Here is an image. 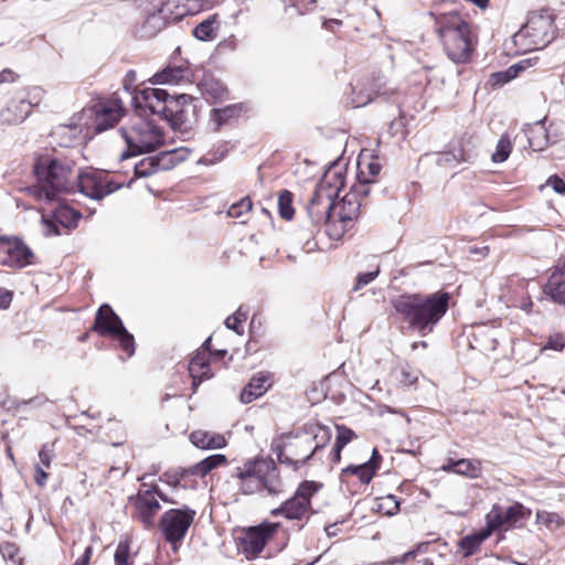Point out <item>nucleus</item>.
Returning <instances> with one entry per match:
<instances>
[{"mask_svg": "<svg viewBox=\"0 0 565 565\" xmlns=\"http://www.w3.org/2000/svg\"><path fill=\"white\" fill-rule=\"evenodd\" d=\"M136 72L134 70L128 71L124 77L121 90L113 93L107 100L97 96L92 106H124L127 102L129 103V106H154L156 104L161 103L186 105L192 100V97L188 94H171L162 88L147 87L136 90Z\"/></svg>", "mask_w": 565, "mask_h": 565, "instance_id": "4", "label": "nucleus"}, {"mask_svg": "<svg viewBox=\"0 0 565 565\" xmlns=\"http://www.w3.org/2000/svg\"><path fill=\"white\" fill-rule=\"evenodd\" d=\"M543 291L554 302L565 306V285L563 287H555V290H553V291H550L546 288H543Z\"/></svg>", "mask_w": 565, "mask_h": 565, "instance_id": "57", "label": "nucleus"}, {"mask_svg": "<svg viewBox=\"0 0 565 565\" xmlns=\"http://www.w3.org/2000/svg\"><path fill=\"white\" fill-rule=\"evenodd\" d=\"M380 265H375L373 270H370L367 273H361L356 276V284L354 286V290H359L362 287L369 285L380 274Z\"/></svg>", "mask_w": 565, "mask_h": 565, "instance_id": "50", "label": "nucleus"}, {"mask_svg": "<svg viewBox=\"0 0 565 565\" xmlns=\"http://www.w3.org/2000/svg\"><path fill=\"white\" fill-rule=\"evenodd\" d=\"M192 72L186 65L167 66L162 71L157 72L149 82L153 85L190 83Z\"/></svg>", "mask_w": 565, "mask_h": 565, "instance_id": "21", "label": "nucleus"}, {"mask_svg": "<svg viewBox=\"0 0 565 565\" xmlns=\"http://www.w3.org/2000/svg\"><path fill=\"white\" fill-rule=\"evenodd\" d=\"M565 348V339L562 334H554L547 339L543 349H550L554 351H562Z\"/></svg>", "mask_w": 565, "mask_h": 565, "instance_id": "55", "label": "nucleus"}, {"mask_svg": "<svg viewBox=\"0 0 565 565\" xmlns=\"http://www.w3.org/2000/svg\"><path fill=\"white\" fill-rule=\"evenodd\" d=\"M515 77L516 76H515L514 70L512 71V68L510 66L504 71L491 74L489 81L492 86H501V85L512 81Z\"/></svg>", "mask_w": 565, "mask_h": 565, "instance_id": "49", "label": "nucleus"}, {"mask_svg": "<svg viewBox=\"0 0 565 565\" xmlns=\"http://www.w3.org/2000/svg\"><path fill=\"white\" fill-rule=\"evenodd\" d=\"M279 526V523L264 522L247 529L241 539V548L246 557L256 558Z\"/></svg>", "mask_w": 565, "mask_h": 565, "instance_id": "11", "label": "nucleus"}, {"mask_svg": "<svg viewBox=\"0 0 565 565\" xmlns=\"http://www.w3.org/2000/svg\"><path fill=\"white\" fill-rule=\"evenodd\" d=\"M42 95L43 90L40 87H32L30 88L28 96H29V106L34 107L39 106L42 102Z\"/></svg>", "mask_w": 565, "mask_h": 565, "instance_id": "59", "label": "nucleus"}, {"mask_svg": "<svg viewBox=\"0 0 565 565\" xmlns=\"http://www.w3.org/2000/svg\"><path fill=\"white\" fill-rule=\"evenodd\" d=\"M94 129L96 132H104L114 128L126 115V108H95Z\"/></svg>", "mask_w": 565, "mask_h": 565, "instance_id": "24", "label": "nucleus"}, {"mask_svg": "<svg viewBox=\"0 0 565 565\" xmlns=\"http://www.w3.org/2000/svg\"><path fill=\"white\" fill-rule=\"evenodd\" d=\"M237 108H212L210 111L209 125L216 131L230 119L236 116Z\"/></svg>", "mask_w": 565, "mask_h": 565, "instance_id": "31", "label": "nucleus"}, {"mask_svg": "<svg viewBox=\"0 0 565 565\" xmlns=\"http://www.w3.org/2000/svg\"><path fill=\"white\" fill-rule=\"evenodd\" d=\"M75 164L67 159L40 156L33 167L36 184L25 192L38 201L52 202L62 194L74 193Z\"/></svg>", "mask_w": 565, "mask_h": 565, "instance_id": "2", "label": "nucleus"}, {"mask_svg": "<svg viewBox=\"0 0 565 565\" xmlns=\"http://www.w3.org/2000/svg\"><path fill=\"white\" fill-rule=\"evenodd\" d=\"M113 338L119 342V348L127 353L128 358L135 354V338L126 328H122Z\"/></svg>", "mask_w": 565, "mask_h": 565, "instance_id": "40", "label": "nucleus"}, {"mask_svg": "<svg viewBox=\"0 0 565 565\" xmlns=\"http://www.w3.org/2000/svg\"><path fill=\"white\" fill-rule=\"evenodd\" d=\"M450 295L437 291L431 295L403 294L392 299L394 312L420 335L433 332L449 307Z\"/></svg>", "mask_w": 565, "mask_h": 565, "instance_id": "1", "label": "nucleus"}, {"mask_svg": "<svg viewBox=\"0 0 565 565\" xmlns=\"http://www.w3.org/2000/svg\"><path fill=\"white\" fill-rule=\"evenodd\" d=\"M334 196L330 192L316 188L309 200L307 211L316 225H324L328 230L329 223L334 220Z\"/></svg>", "mask_w": 565, "mask_h": 565, "instance_id": "16", "label": "nucleus"}, {"mask_svg": "<svg viewBox=\"0 0 565 565\" xmlns=\"http://www.w3.org/2000/svg\"><path fill=\"white\" fill-rule=\"evenodd\" d=\"M209 7L207 0H183L182 8L183 13L182 14H196Z\"/></svg>", "mask_w": 565, "mask_h": 565, "instance_id": "48", "label": "nucleus"}, {"mask_svg": "<svg viewBox=\"0 0 565 565\" xmlns=\"http://www.w3.org/2000/svg\"><path fill=\"white\" fill-rule=\"evenodd\" d=\"M130 558L128 541L119 542L114 555L115 565H132Z\"/></svg>", "mask_w": 565, "mask_h": 565, "instance_id": "46", "label": "nucleus"}, {"mask_svg": "<svg viewBox=\"0 0 565 565\" xmlns=\"http://www.w3.org/2000/svg\"><path fill=\"white\" fill-rule=\"evenodd\" d=\"M0 553L7 565H22V558L15 544L9 542L0 544Z\"/></svg>", "mask_w": 565, "mask_h": 565, "instance_id": "39", "label": "nucleus"}, {"mask_svg": "<svg viewBox=\"0 0 565 565\" xmlns=\"http://www.w3.org/2000/svg\"><path fill=\"white\" fill-rule=\"evenodd\" d=\"M342 472L354 475L362 483L367 484L371 482L376 471L370 465L363 462L358 466H348L342 470Z\"/></svg>", "mask_w": 565, "mask_h": 565, "instance_id": "36", "label": "nucleus"}, {"mask_svg": "<svg viewBox=\"0 0 565 565\" xmlns=\"http://www.w3.org/2000/svg\"><path fill=\"white\" fill-rule=\"evenodd\" d=\"M441 469L469 479H478L482 473L481 461L477 459H449L448 463L444 465Z\"/></svg>", "mask_w": 565, "mask_h": 565, "instance_id": "22", "label": "nucleus"}, {"mask_svg": "<svg viewBox=\"0 0 565 565\" xmlns=\"http://www.w3.org/2000/svg\"><path fill=\"white\" fill-rule=\"evenodd\" d=\"M160 118L162 117L157 108L132 109L130 127L120 129L128 147V150L120 154V160L154 151L163 145L164 136Z\"/></svg>", "mask_w": 565, "mask_h": 565, "instance_id": "3", "label": "nucleus"}, {"mask_svg": "<svg viewBox=\"0 0 565 565\" xmlns=\"http://www.w3.org/2000/svg\"><path fill=\"white\" fill-rule=\"evenodd\" d=\"M239 490L247 495L267 494L277 497L284 492V481L273 459H256L237 468Z\"/></svg>", "mask_w": 565, "mask_h": 565, "instance_id": "7", "label": "nucleus"}, {"mask_svg": "<svg viewBox=\"0 0 565 565\" xmlns=\"http://www.w3.org/2000/svg\"><path fill=\"white\" fill-rule=\"evenodd\" d=\"M321 488L316 481L301 482L295 494L282 503L285 518L288 520H301L309 511L310 500Z\"/></svg>", "mask_w": 565, "mask_h": 565, "instance_id": "13", "label": "nucleus"}, {"mask_svg": "<svg viewBox=\"0 0 565 565\" xmlns=\"http://www.w3.org/2000/svg\"><path fill=\"white\" fill-rule=\"evenodd\" d=\"M252 206H253V204H252L250 199L244 198L241 201L233 203L230 206V209L227 211V215L233 218H238L243 214L249 212L252 210Z\"/></svg>", "mask_w": 565, "mask_h": 565, "instance_id": "47", "label": "nucleus"}, {"mask_svg": "<svg viewBox=\"0 0 565 565\" xmlns=\"http://www.w3.org/2000/svg\"><path fill=\"white\" fill-rule=\"evenodd\" d=\"M214 19L209 18L198 24L193 30V35L200 41H210L215 38L213 29Z\"/></svg>", "mask_w": 565, "mask_h": 565, "instance_id": "42", "label": "nucleus"}, {"mask_svg": "<svg viewBox=\"0 0 565 565\" xmlns=\"http://www.w3.org/2000/svg\"><path fill=\"white\" fill-rule=\"evenodd\" d=\"M246 318H247L246 313L242 312V310L239 308L233 315L228 316L225 319V326H226L227 329H231V330H233L234 332H236L237 334L241 335V334L244 333V329H243L242 322L245 321Z\"/></svg>", "mask_w": 565, "mask_h": 565, "instance_id": "45", "label": "nucleus"}, {"mask_svg": "<svg viewBox=\"0 0 565 565\" xmlns=\"http://www.w3.org/2000/svg\"><path fill=\"white\" fill-rule=\"evenodd\" d=\"M161 117V124L169 125L173 130L185 132L191 128L192 121L186 117L183 108H161L157 110Z\"/></svg>", "mask_w": 565, "mask_h": 565, "instance_id": "26", "label": "nucleus"}, {"mask_svg": "<svg viewBox=\"0 0 565 565\" xmlns=\"http://www.w3.org/2000/svg\"><path fill=\"white\" fill-rule=\"evenodd\" d=\"M82 214L68 205L57 206L50 216H42V231L45 236H57L60 227L70 231L77 226Z\"/></svg>", "mask_w": 565, "mask_h": 565, "instance_id": "14", "label": "nucleus"}, {"mask_svg": "<svg viewBox=\"0 0 565 565\" xmlns=\"http://www.w3.org/2000/svg\"><path fill=\"white\" fill-rule=\"evenodd\" d=\"M269 380V374L265 372H259L256 375H254L248 382V384L245 386L243 392L241 393V402L244 404H248L264 395L266 391L270 387Z\"/></svg>", "mask_w": 565, "mask_h": 565, "instance_id": "23", "label": "nucleus"}, {"mask_svg": "<svg viewBox=\"0 0 565 565\" xmlns=\"http://www.w3.org/2000/svg\"><path fill=\"white\" fill-rule=\"evenodd\" d=\"M565 286V264L562 266L555 267L553 273L551 274L547 282L543 288H546L550 291L555 290V287Z\"/></svg>", "mask_w": 565, "mask_h": 565, "instance_id": "44", "label": "nucleus"}, {"mask_svg": "<svg viewBox=\"0 0 565 565\" xmlns=\"http://www.w3.org/2000/svg\"><path fill=\"white\" fill-rule=\"evenodd\" d=\"M189 372L192 377L193 392H195L202 381L211 377L209 362L204 352L198 351L191 359Z\"/></svg>", "mask_w": 565, "mask_h": 565, "instance_id": "27", "label": "nucleus"}, {"mask_svg": "<svg viewBox=\"0 0 565 565\" xmlns=\"http://www.w3.org/2000/svg\"><path fill=\"white\" fill-rule=\"evenodd\" d=\"M279 214L285 220H290L294 216L292 194L288 190H284L278 196Z\"/></svg>", "mask_w": 565, "mask_h": 565, "instance_id": "38", "label": "nucleus"}, {"mask_svg": "<svg viewBox=\"0 0 565 565\" xmlns=\"http://www.w3.org/2000/svg\"><path fill=\"white\" fill-rule=\"evenodd\" d=\"M92 554V546H86L83 554L74 562L73 565H88Z\"/></svg>", "mask_w": 565, "mask_h": 565, "instance_id": "63", "label": "nucleus"}, {"mask_svg": "<svg viewBox=\"0 0 565 565\" xmlns=\"http://www.w3.org/2000/svg\"><path fill=\"white\" fill-rule=\"evenodd\" d=\"M158 172L154 157H147L135 164V175L137 178H146Z\"/></svg>", "mask_w": 565, "mask_h": 565, "instance_id": "41", "label": "nucleus"}, {"mask_svg": "<svg viewBox=\"0 0 565 565\" xmlns=\"http://www.w3.org/2000/svg\"><path fill=\"white\" fill-rule=\"evenodd\" d=\"M30 116L24 108H0L1 125H17L23 122Z\"/></svg>", "mask_w": 565, "mask_h": 565, "instance_id": "34", "label": "nucleus"}, {"mask_svg": "<svg viewBox=\"0 0 565 565\" xmlns=\"http://www.w3.org/2000/svg\"><path fill=\"white\" fill-rule=\"evenodd\" d=\"M382 166L376 161V159H371L366 162H359V172L358 178L360 180V189L363 195L369 194L367 184L374 182V179L379 175Z\"/></svg>", "mask_w": 565, "mask_h": 565, "instance_id": "29", "label": "nucleus"}, {"mask_svg": "<svg viewBox=\"0 0 565 565\" xmlns=\"http://www.w3.org/2000/svg\"><path fill=\"white\" fill-rule=\"evenodd\" d=\"M512 151V141L508 134H504L500 137L497 146L495 151L491 156V160L494 163H502L504 162L510 153Z\"/></svg>", "mask_w": 565, "mask_h": 565, "instance_id": "35", "label": "nucleus"}, {"mask_svg": "<svg viewBox=\"0 0 565 565\" xmlns=\"http://www.w3.org/2000/svg\"><path fill=\"white\" fill-rule=\"evenodd\" d=\"M330 439L331 430L328 427H320L313 437L282 434L273 440L271 449L280 463L298 470Z\"/></svg>", "mask_w": 565, "mask_h": 565, "instance_id": "6", "label": "nucleus"}, {"mask_svg": "<svg viewBox=\"0 0 565 565\" xmlns=\"http://www.w3.org/2000/svg\"><path fill=\"white\" fill-rule=\"evenodd\" d=\"M448 145L461 163L472 162L477 158L478 139L472 134L465 132Z\"/></svg>", "mask_w": 565, "mask_h": 565, "instance_id": "20", "label": "nucleus"}, {"mask_svg": "<svg viewBox=\"0 0 565 565\" xmlns=\"http://www.w3.org/2000/svg\"><path fill=\"white\" fill-rule=\"evenodd\" d=\"M490 531H481L479 533L468 535L460 541V547L463 551L466 557L475 554L481 543L489 536Z\"/></svg>", "mask_w": 565, "mask_h": 565, "instance_id": "33", "label": "nucleus"}, {"mask_svg": "<svg viewBox=\"0 0 565 565\" xmlns=\"http://www.w3.org/2000/svg\"><path fill=\"white\" fill-rule=\"evenodd\" d=\"M343 185L344 173L342 169L339 166H331L324 172L316 188L330 192L332 196L337 198Z\"/></svg>", "mask_w": 565, "mask_h": 565, "instance_id": "25", "label": "nucleus"}, {"mask_svg": "<svg viewBox=\"0 0 565 565\" xmlns=\"http://www.w3.org/2000/svg\"><path fill=\"white\" fill-rule=\"evenodd\" d=\"M12 301V292L0 288V309H7Z\"/></svg>", "mask_w": 565, "mask_h": 565, "instance_id": "62", "label": "nucleus"}, {"mask_svg": "<svg viewBox=\"0 0 565 565\" xmlns=\"http://www.w3.org/2000/svg\"><path fill=\"white\" fill-rule=\"evenodd\" d=\"M191 443L202 449H218L226 445L223 435L206 430H194L190 435Z\"/></svg>", "mask_w": 565, "mask_h": 565, "instance_id": "28", "label": "nucleus"}, {"mask_svg": "<svg viewBox=\"0 0 565 565\" xmlns=\"http://www.w3.org/2000/svg\"><path fill=\"white\" fill-rule=\"evenodd\" d=\"M536 521L551 530H557L564 525L563 518L555 512L539 511Z\"/></svg>", "mask_w": 565, "mask_h": 565, "instance_id": "37", "label": "nucleus"}, {"mask_svg": "<svg viewBox=\"0 0 565 565\" xmlns=\"http://www.w3.org/2000/svg\"><path fill=\"white\" fill-rule=\"evenodd\" d=\"M53 457V445L45 444L41 447L39 451V461L35 465H41V467L50 468L52 465Z\"/></svg>", "mask_w": 565, "mask_h": 565, "instance_id": "54", "label": "nucleus"}, {"mask_svg": "<svg viewBox=\"0 0 565 565\" xmlns=\"http://www.w3.org/2000/svg\"><path fill=\"white\" fill-rule=\"evenodd\" d=\"M447 56L455 63H466L473 51L469 24L457 13H430Z\"/></svg>", "mask_w": 565, "mask_h": 565, "instance_id": "5", "label": "nucleus"}, {"mask_svg": "<svg viewBox=\"0 0 565 565\" xmlns=\"http://www.w3.org/2000/svg\"><path fill=\"white\" fill-rule=\"evenodd\" d=\"M160 498L164 502H171L158 487L153 486L150 489H140L135 499L138 518L146 527L153 526L154 515L160 510Z\"/></svg>", "mask_w": 565, "mask_h": 565, "instance_id": "15", "label": "nucleus"}, {"mask_svg": "<svg viewBox=\"0 0 565 565\" xmlns=\"http://www.w3.org/2000/svg\"><path fill=\"white\" fill-rule=\"evenodd\" d=\"M360 193H362L361 189H354L347 193L340 202L334 203V220L329 223L327 230V235L331 239H340L359 218L362 206Z\"/></svg>", "mask_w": 565, "mask_h": 565, "instance_id": "8", "label": "nucleus"}, {"mask_svg": "<svg viewBox=\"0 0 565 565\" xmlns=\"http://www.w3.org/2000/svg\"><path fill=\"white\" fill-rule=\"evenodd\" d=\"M534 61H536V58H524L511 65V68L512 71L514 70L515 76H518L521 72H524L525 70L533 66Z\"/></svg>", "mask_w": 565, "mask_h": 565, "instance_id": "61", "label": "nucleus"}, {"mask_svg": "<svg viewBox=\"0 0 565 565\" xmlns=\"http://www.w3.org/2000/svg\"><path fill=\"white\" fill-rule=\"evenodd\" d=\"M45 467L41 465H34V481L39 487H44L49 479V473L45 471Z\"/></svg>", "mask_w": 565, "mask_h": 565, "instance_id": "58", "label": "nucleus"}, {"mask_svg": "<svg viewBox=\"0 0 565 565\" xmlns=\"http://www.w3.org/2000/svg\"><path fill=\"white\" fill-rule=\"evenodd\" d=\"M195 514L196 512L189 507L170 509L163 513L160 520V530L166 541L171 544L173 552H178V544L188 533Z\"/></svg>", "mask_w": 565, "mask_h": 565, "instance_id": "10", "label": "nucleus"}, {"mask_svg": "<svg viewBox=\"0 0 565 565\" xmlns=\"http://www.w3.org/2000/svg\"><path fill=\"white\" fill-rule=\"evenodd\" d=\"M119 185L105 181L99 172H75L74 192H79L93 200H102L104 196L115 192Z\"/></svg>", "mask_w": 565, "mask_h": 565, "instance_id": "12", "label": "nucleus"}, {"mask_svg": "<svg viewBox=\"0 0 565 565\" xmlns=\"http://www.w3.org/2000/svg\"><path fill=\"white\" fill-rule=\"evenodd\" d=\"M226 457L221 454L212 455L190 468V473L198 477H205L213 469L224 465Z\"/></svg>", "mask_w": 565, "mask_h": 565, "instance_id": "30", "label": "nucleus"}, {"mask_svg": "<svg viewBox=\"0 0 565 565\" xmlns=\"http://www.w3.org/2000/svg\"><path fill=\"white\" fill-rule=\"evenodd\" d=\"M546 184L552 186L558 194H565V181L557 175H552L546 181Z\"/></svg>", "mask_w": 565, "mask_h": 565, "instance_id": "60", "label": "nucleus"}, {"mask_svg": "<svg viewBox=\"0 0 565 565\" xmlns=\"http://www.w3.org/2000/svg\"><path fill=\"white\" fill-rule=\"evenodd\" d=\"M436 162L440 167H456L461 163L449 146L446 151L438 153Z\"/></svg>", "mask_w": 565, "mask_h": 565, "instance_id": "53", "label": "nucleus"}, {"mask_svg": "<svg viewBox=\"0 0 565 565\" xmlns=\"http://www.w3.org/2000/svg\"><path fill=\"white\" fill-rule=\"evenodd\" d=\"M34 254L22 241L15 238L0 243V264L23 268L33 263Z\"/></svg>", "mask_w": 565, "mask_h": 565, "instance_id": "17", "label": "nucleus"}, {"mask_svg": "<svg viewBox=\"0 0 565 565\" xmlns=\"http://www.w3.org/2000/svg\"><path fill=\"white\" fill-rule=\"evenodd\" d=\"M379 511L385 515L392 516L399 511V501L393 494H388L379 499Z\"/></svg>", "mask_w": 565, "mask_h": 565, "instance_id": "43", "label": "nucleus"}, {"mask_svg": "<svg viewBox=\"0 0 565 565\" xmlns=\"http://www.w3.org/2000/svg\"><path fill=\"white\" fill-rule=\"evenodd\" d=\"M153 157L157 163L158 171L170 170L184 160V157L180 156L179 150L177 149L161 151L160 153Z\"/></svg>", "mask_w": 565, "mask_h": 565, "instance_id": "32", "label": "nucleus"}, {"mask_svg": "<svg viewBox=\"0 0 565 565\" xmlns=\"http://www.w3.org/2000/svg\"><path fill=\"white\" fill-rule=\"evenodd\" d=\"M414 108H407V109H401L399 108V116L398 118H395L394 120H392L391 122V127L394 129V128H398V127H402V128H405V129H408L411 126H412V120L414 119V116L411 114V110H413Z\"/></svg>", "mask_w": 565, "mask_h": 565, "instance_id": "51", "label": "nucleus"}, {"mask_svg": "<svg viewBox=\"0 0 565 565\" xmlns=\"http://www.w3.org/2000/svg\"><path fill=\"white\" fill-rule=\"evenodd\" d=\"M529 512L521 503H514L510 507L493 505L487 514V524L490 530L502 526L509 529L515 526Z\"/></svg>", "mask_w": 565, "mask_h": 565, "instance_id": "18", "label": "nucleus"}, {"mask_svg": "<svg viewBox=\"0 0 565 565\" xmlns=\"http://www.w3.org/2000/svg\"><path fill=\"white\" fill-rule=\"evenodd\" d=\"M335 428L337 438L334 444L344 448L355 437V434L352 429L342 425H337Z\"/></svg>", "mask_w": 565, "mask_h": 565, "instance_id": "52", "label": "nucleus"}, {"mask_svg": "<svg viewBox=\"0 0 565 565\" xmlns=\"http://www.w3.org/2000/svg\"><path fill=\"white\" fill-rule=\"evenodd\" d=\"M47 398L44 395H36L29 399H22L18 403L17 408H25L26 406L39 407L44 405Z\"/></svg>", "mask_w": 565, "mask_h": 565, "instance_id": "56", "label": "nucleus"}, {"mask_svg": "<svg viewBox=\"0 0 565 565\" xmlns=\"http://www.w3.org/2000/svg\"><path fill=\"white\" fill-rule=\"evenodd\" d=\"M555 36L554 19L551 14L532 13L526 23L515 34V41H526L524 45L542 49Z\"/></svg>", "mask_w": 565, "mask_h": 565, "instance_id": "9", "label": "nucleus"}, {"mask_svg": "<svg viewBox=\"0 0 565 565\" xmlns=\"http://www.w3.org/2000/svg\"><path fill=\"white\" fill-rule=\"evenodd\" d=\"M18 75L10 68H4L0 72V84L12 83L17 79Z\"/></svg>", "mask_w": 565, "mask_h": 565, "instance_id": "64", "label": "nucleus"}, {"mask_svg": "<svg viewBox=\"0 0 565 565\" xmlns=\"http://www.w3.org/2000/svg\"><path fill=\"white\" fill-rule=\"evenodd\" d=\"M125 328L121 319L109 305H102L96 312L93 330L98 334L114 335Z\"/></svg>", "mask_w": 565, "mask_h": 565, "instance_id": "19", "label": "nucleus"}]
</instances>
